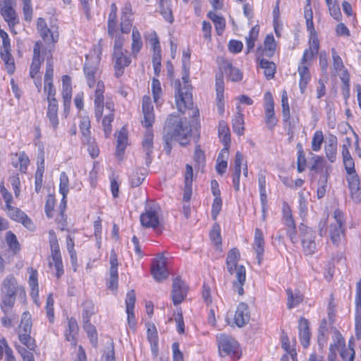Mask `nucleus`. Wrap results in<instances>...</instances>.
I'll use <instances>...</instances> for the list:
<instances>
[{"instance_id":"40","label":"nucleus","mask_w":361,"mask_h":361,"mask_svg":"<svg viewBox=\"0 0 361 361\" xmlns=\"http://www.w3.org/2000/svg\"><path fill=\"white\" fill-rule=\"evenodd\" d=\"M207 16L214 22L217 35H221L225 29V19L213 11H209Z\"/></svg>"},{"instance_id":"17","label":"nucleus","mask_w":361,"mask_h":361,"mask_svg":"<svg viewBox=\"0 0 361 361\" xmlns=\"http://www.w3.org/2000/svg\"><path fill=\"white\" fill-rule=\"evenodd\" d=\"M151 273L154 279L159 282L168 277L169 273L166 267V259L164 257L161 256L153 262Z\"/></svg>"},{"instance_id":"41","label":"nucleus","mask_w":361,"mask_h":361,"mask_svg":"<svg viewBox=\"0 0 361 361\" xmlns=\"http://www.w3.org/2000/svg\"><path fill=\"white\" fill-rule=\"evenodd\" d=\"M127 135L121 130L117 136V145L116 155L119 159H123V155L127 145Z\"/></svg>"},{"instance_id":"55","label":"nucleus","mask_w":361,"mask_h":361,"mask_svg":"<svg viewBox=\"0 0 361 361\" xmlns=\"http://www.w3.org/2000/svg\"><path fill=\"white\" fill-rule=\"evenodd\" d=\"M209 236L211 240L217 247L221 245V229L218 224H214L212 229L210 231Z\"/></svg>"},{"instance_id":"43","label":"nucleus","mask_w":361,"mask_h":361,"mask_svg":"<svg viewBox=\"0 0 361 361\" xmlns=\"http://www.w3.org/2000/svg\"><path fill=\"white\" fill-rule=\"evenodd\" d=\"M18 339L24 345L27 350L35 352L37 345L35 338L31 337L30 334H23L22 331L18 333Z\"/></svg>"},{"instance_id":"47","label":"nucleus","mask_w":361,"mask_h":361,"mask_svg":"<svg viewBox=\"0 0 361 361\" xmlns=\"http://www.w3.org/2000/svg\"><path fill=\"white\" fill-rule=\"evenodd\" d=\"M68 333L66 332L65 336L68 341L71 342L72 345H76L75 334L78 332V324L75 319H71L68 321Z\"/></svg>"},{"instance_id":"48","label":"nucleus","mask_w":361,"mask_h":361,"mask_svg":"<svg viewBox=\"0 0 361 361\" xmlns=\"http://www.w3.org/2000/svg\"><path fill=\"white\" fill-rule=\"evenodd\" d=\"M32 325L31 314L29 312H24L22 314L19 331H22L23 334H31Z\"/></svg>"},{"instance_id":"36","label":"nucleus","mask_w":361,"mask_h":361,"mask_svg":"<svg viewBox=\"0 0 361 361\" xmlns=\"http://www.w3.org/2000/svg\"><path fill=\"white\" fill-rule=\"evenodd\" d=\"M85 316L83 314V320L85 322L84 329L86 331L92 346L96 348L97 345V334L95 327L89 322L88 312H85Z\"/></svg>"},{"instance_id":"33","label":"nucleus","mask_w":361,"mask_h":361,"mask_svg":"<svg viewBox=\"0 0 361 361\" xmlns=\"http://www.w3.org/2000/svg\"><path fill=\"white\" fill-rule=\"evenodd\" d=\"M49 105L47 108V116L49 119V121L54 128L56 129L59 124L58 119V102L56 99L48 100Z\"/></svg>"},{"instance_id":"27","label":"nucleus","mask_w":361,"mask_h":361,"mask_svg":"<svg viewBox=\"0 0 361 361\" xmlns=\"http://www.w3.org/2000/svg\"><path fill=\"white\" fill-rule=\"evenodd\" d=\"M106 109L109 113L104 116L102 120L103 130L105 137H108L111 133V122L114 121V104L111 101H106L105 104Z\"/></svg>"},{"instance_id":"20","label":"nucleus","mask_w":361,"mask_h":361,"mask_svg":"<svg viewBox=\"0 0 361 361\" xmlns=\"http://www.w3.org/2000/svg\"><path fill=\"white\" fill-rule=\"evenodd\" d=\"M1 13L10 27H13L19 23L17 14L11 6V0H4V5L1 8Z\"/></svg>"},{"instance_id":"46","label":"nucleus","mask_w":361,"mask_h":361,"mask_svg":"<svg viewBox=\"0 0 361 361\" xmlns=\"http://www.w3.org/2000/svg\"><path fill=\"white\" fill-rule=\"evenodd\" d=\"M233 129L238 135H241L244 133V120L243 115L241 112L240 107H238V112L233 119Z\"/></svg>"},{"instance_id":"62","label":"nucleus","mask_w":361,"mask_h":361,"mask_svg":"<svg viewBox=\"0 0 361 361\" xmlns=\"http://www.w3.org/2000/svg\"><path fill=\"white\" fill-rule=\"evenodd\" d=\"M160 6V13L161 16L164 18V19L170 23H172L173 21V16L172 14L171 8H170L169 3L164 4V6Z\"/></svg>"},{"instance_id":"37","label":"nucleus","mask_w":361,"mask_h":361,"mask_svg":"<svg viewBox=\"0 0 361 361\" xmlns=\"http://www.w3.org/2000/svg\"><path fill=\"white\" fill-rule=\"evenodd\" d=\"M257 60H259V67L264 69V74L267 80H271L274 78L276 66L272 61H269L264 59H259L257 57Z\"/></svg>"},{"instance_id":"15","label":"nucleus","mask_w":361,"mask_h":361,"mask_svg":"<svg viewBox=\"0 0 361 361\" xmlns=\"http://www.w3.org/2000/svg\"><path fill=\"white\" fill-rule=\"evenodd\" d=\"M105 85L101 80L97 82L96 89L94 90V114L97 121H99L102 116L104 111V93Z\"/></svg>"},{"instance_id":"7","label":"nucleus","mask_w":361,"mask_h":361,"mask_svg":"<svg viewBox=\"0 0 361 361\" xmlns=\"http://www.w3.org/2000/svg\"><path fill=\"white\" fill-rule=\"evenodd\" d=\"M335 345L334 352L337 355L339 351L342 361H353L355 358L354 344L352 341H349L348 346H345V339L337 329L334 331L333 343Z\"/></svg>"},{"instance_id":"42","label":"nucleus","mask_w":361,"mask_h":361,"mask_svg":"<svg viewBox=\"0 0 361 361\" xmlns=\"http://www.w3.org/2000/svg\"><path fill=\"white\" fill-rule=\"evenodd\" d=\"M264 48L262 51V55L271 57L276 47L274 36L272 35H268L264 39Z\"/></svg>"},{"instance_id":"25","label":"nucleus","mask_w":361,"mask_h":361,"mask_svg":"<svg viewBox=\"0 0 361 361\" xmlns=\"http://www.w3.org/2000/svg\"><path fill=\"white\" fill-rule=\"evenodd\" d=\"M87 61L83 67V71L89 87L92 88L96 83L95 75L98 71V64L97 62L90 61L87 56Z\"/></svg>"},{"instance_id":"60","label":"nucleus","mask_w":361,"mask_h":361,"mask_svg":"<svg viewBox=\"0 0 361 361\" xmlns=\"http://www.w3.org/2000/svg\"><path fill=\"white\" fill-rule=\"evenodd\" d=\"M152 89L154 102L158 103L159 99L161 94V87L159 80L157 78H153L152 81Z\"/></svg>"},{"instance_id":"54","label":"nucleus","mask_w":361,"mask_h":361,"mask_svg":"<svg viewBox=\"0 0 361 361\" xmlns=\"http://www.w3.org/2000/svg\"><path fill=\"white\" fill-rule=\"evenodd\" d=\"M69 192V180L68 177L65 172H61L60 174V183H59V192L62 196L67 197Z\"/></svg>"},{"instance_id":"31","label":"nucleus","mask_w":361,"mask_h":361,"mask_svg":"<svg viewBox=\"0 0 361 361\" xmlns=\"http://www.w3.org/2000/svg\"><path fill=\"white\" fill-rule=\"evenodd\" d=\"M337 145H338L337 137L335 135H331L329 137V139L324 146L326 156L327 159L329 160V161H331V163L334 162L336 159Z\"/></svg>"},{"instance_id":"13","label":"nucleus","mask_w":361,"mask_h":361,"mask_svg":"<svg viewBox=\"0 0 361 361\" xmlns=\"http://www.w3.org/2000/svg\"><path fill=\"white\" fill-rule=\"evenodd\" d=\"M187 292L188 287L185 283L179 277L174 279L171 290V298L173 303L175 305L180 304L185 298Z\"/></svg>"},{"instance_id":"64","label":"nucleus","mask_w":361,"mask_h":361,"mask_svg":"<svg viewBox=\"0 0 361 361\" xmlns=\"http://www.w3.org/2000/svg\"><path fill=\"white\" fill-rule=\"evenodd\" d=\"M16 348L18 353L21 355L23 361H35L33 351L27 350L25 347L19 345H16Z\"/></svg>"},{"instance_id":"59","label":"nucleus","mask_w":361,"mask_h":361,"mask_svg":"<svg viewBox=\"0 0 361 361\" xmlns=\"http://www.w3.org/2000/svg\"><path fill=\"white\" fill-rule=\"evenodd\" d=\"M324 141L323 133L321 130L314 133L312 140V149L314 152H318L321 149L322 144Z\"/></svg>"},{"instance_id":"53","label":"nucleus","mask_w":361,"mask_h":361,"mask_svg":"<svg viewBox=\"0 0 361 361\" xmlns=\"http://www.w3.org/2000/svg\"><path fill=\"white\" fill-rule=\"evenodd\" d=\"M6 240L9 246V248L14 252L16 253L20 250V244L17 240V238L14 233L11 231L6 233Z\"/></svg>"},{"instance_id":"16","label":"nucleus","mask_w":361,"mask_h":361,"mask_svg":"<svg viewBox=\"0 0 361 361\" xmlns=\"http://www.w3.org/2000/svg\"><path fill=\"white\" fill-rule=\"evenodd\" d=\"M37 29L40 36L46 42H56L59 39V33L51 30L47 27V23L43 18H39L37 21Z\"/></svg>"},{"instance_id":"44","label":"nucleus","mask_w":361,"mask_h":361,"mask_svg":"<svg viewBox=\"0 0 361 361\" xmlns=\"http://www.w3.org/2000/svg\"><path fill=\"white\" fill-rule=\"evenodd\" d=\"M0 54L5 63L6 71L8 74L12 75L15 71V63L11 51L0 50Z\"/></svg>"},{"instance_id":"45","label":"nucleus","mask_w":361,"mask_h":361,"mask_svg":"<svg viewBox=\"0 0 361 361\" xmlns=\"http://www.w3.org/2000/svg\"><path fill=\"white\" fill-rule=\"evenodd\" d=\"M80 129L82 133V141L83 143L90 142V121L88 118H82L80 123Z\"/></svg>"},{"instance_id":"34","label":"nucleus","mask_w":361,"mask_h":361,"mask_svg":"<svg viewBox=\"0 0 361 361\" xmlns=\"http://www.w3.org/2000/svg\"><path fill=\"white\" fill-rule=\"evenodd\" d=\"M298 71L300 75L299 87L300 92L303 94L305 92L307 84L310 81L311 76L307 66L300 65Z\"/></svg>"},{"instance_id":"4","label":"nucleus","mask_w":361,"mask_h":361,"mask_svg":"<svg viewBox=\"0 0 361 361\" xmlns=\"http://www.w3.org/2000/svg\"><path fill=\"white\" fill-rule=\"evenodd\" d=\"M1 307L2 311L5 313L13 307L18 294L23 296L25 295L23 286L18 284L17 279L13 274H8L3 280L1 286Z\"/></svg>"},{"instance_id":"50","label":"nucleus","mask_w":361,"mask_h":361,"mask_svg":"<svg viewBox=\"0 0 361 361\" xmlns=\"http://www.w3.org/2000/svg\"><path fill=\"white\" fill-rule=\"evenodd\" d=\"M102 361H116L114 343L111 339L107 341L106 346L103 350Z\"/></svg>"},{"instance_id":"18","label":"nucleus","mask_w":361,"mask_h":361,"mask_svg":"<svg viewBox=\"0 0 361 361\" xmlns=\"http://www.w3.org/2000/svg\"><path fill=\"white\" fill-rule=\"evenodd\" d=\"M158 209H159V207H150L147 209L146 212L141 214L140 222L142 226L153 228L158 227L159 224Z\"/></svg>"},{"instance_id":"35","label":"nucleus","mask_w":361,"mask_h":361,"mask_svg":"<svg viewBox=\"0 0 361 361\" xmlns=\"http://www.w3.org/2000/svg\"><path fill=\"white\" fill-rule=\"evenodd\" d=\"M154 54L152 56V64L154 72L156 76H159L161 71V49L159 46V42L157 38H156L154 42Z\"/></svg>"},{"instance_id":"2","label":"nucleus","mask_w":361,"mask_h":361,"mask_svg":"<svg viewBox=\"0 0 361 361\" xmlns=\"http://www.w3.org/2000/svg\"><path fill=\"white\" fill-rule=\"evenodd\" d=\"M190 54H183L182 59V80L184 82L181 87L180 80L175 82V99L177 109L183 113L186 109H190L193 104L192 96L190 92L191 86L188 84L190 78Z\"/></svg>"},{"instance_id":"28","label":"nucleus","mask_w":361,"mask_h":361,"mask_svg":"<svg viewBox=\"0 0 361 361\" xmlns=\"http://www.w3.org/2000/svg\"><path fill=\"white\" fill-rule=\"evenodd\" d=\"M299 336L302 345L306 348L310 344V331L308 321L301 317L298 322Z\"/></svg>"},{"instance_id":"5","label":"nucleus","mask_w":361,"mask_h":361,"mask_svg":"<svg viewBox=\"0 0 361 361\" xmlns=\"http://www.w3.org/2000/svg\"><path fill=\"white\" fill-rule=\"evenodd\" d=\"M240 254L238 248L234 247L229 250L226 257V268L230 274H235L236 280L233 282V288L239 295L244 293L243 285L246 279L245 268L243 265H238Z\"/></svg>"},{"instance_id":"8","label":"nucleus","mask_w":361,"mask_h":361,"mask_svg":"<svg viewBox=\"0 0 361 361\" xmlns=\"http://www.w3.org/2000/svg\"><path fill=\"white\" fill-rule=\"evenodd\" d=\"M217 341L220 354L224 353L233 359L240 357L239 344L235 339L222 334L217 336Z\"/></svg>"},{"instance_id":"49","label":"nucleus","mask_w":361,"mask_h":361,"mask_svg":"<svg viewBox=\"0 0 361 361\" xmlns=\"http://www.w3.org/2000/svg\"><path fill=\"white\" fill-rule=\"evenodd\" d=\"M29 285L31 288L30 295L35 299L39 295L37 272L36 270L31 269L30 275L29 277Z\"/></svg>"},{"instance_id":"57","label":"nucleus","mask_w":361,"mask_h":361,"mask_svg":"<svg viewBox=\"0 0 361 361\" xmlns=\"http://www.w3.org/2000/svg\"><path fill=\"white\" fill-rule=\"evenodd\" d=\"M7 214L8 216L15 221H17L18 223L20 222L22 219L25 215V213L23 211H21L20 209L17 207H14L11 206V207H7Z\"/></svg>"},{"instance_id":"58","label":"nucleus","mask_w":361,"mask_h":361,"mask_svg":"<svg viewBox=\"0 0 361 361\" xmlns=\"http://www.w3.org/2000/svg\"><path fill=\"white\" fill-rule=\"evenodd\" d=\"M145 173L141 172V169H138L134 171L130 176V185L133 188L137 187L142 184L145 180Z\"/></svg>"},{"instance_id":"32","label":"nucleus","mask_w":361,"mask_h":361,"mask_svg":"<svg viewBox=\"0 0 361 361\" xmlns=\"http://www.w3.org/2000/svg\"><path fill=\"white\" fill-rule=\"evenodd\" d=\"M304 16L306 20L307 30L310 32L311 37H317V32L313 23V13L311 8L310 0H307V4L304 11Z\"/></svg>"},{"instance_id":"30","label":"nucleus","mask_w":361,"mask_h":361,"mask_svg":"<svg viewBox=\"0 0 361 361\" xmlns=\"http://www.w3.org/2000/svg\"><path fill=\"white\" fill-rule=\"evenodd\" d=\"M235 323L238 327L243 326L250 320V315L247 305L244 303H240L236 309L235 317Z\"/></svg>"},{"instance_id":"29","label":"nucleus","mask_w":361,"mask_h":361,"mask_svg":"<svg viewBox=\"0 0 361 361\" xmlns=\"http://www.w3.org/2000/svg\"><path fill=\"white\" fill-rule=\"evenodd\" d=\"M352 145L351 139L348 137H346L343 140V144L341 146V154L343 158V162L345 168H348L349 170L353 169V164H355L354 160L350 155L349 152V149L350 148Z\"/></svg>"},{"instance_id":"10","label":"nucleus","mask_w":361,"mask_h":361,"mask_svg":"<svg viewBox=\"0 0 361 361\" xmlns=\"http://www.w3.org/2000/svg\"><path fill=\"white\" fill-rule=\"evenodd\" d=\"M299 231L305 254L306 255H313L317 250V245L314 241L315 236L313 231L303 224L299 226Z\"/></svg>"},{"instance_id":"63","label":"nucleus","mask_w":361,"mask_h":361,"mask_svg":"<svg viewBox=\"0 0 361 361\" xmlns=\"http://www.w3.org/2000/svg\"><path fill=\"white\" fill-rule=\"evenodd\" d=\"M23 3V14L24 19L27 22H30L32 18V8L31 5V0H22Z\"/></svg>"},{"instance_id":"22","label":"nucleus","mask_w":361,"mask_h":361,"mask_svg":"<svg viewBox=\"0 0 361 361\" xmlns=\"http://www.w3.org/2000/svg\"><path fill=\"white\" fill-rule=\"evenodd\" d=\"M348 174L347 180L348 183V187L350 190L352 196H360V178L358 175L355 172V164H353V169L349 170L348 168H345Z\"/></svg>"},{"instance_id":"51","label":"nucleus","mask_w":361,"mask_h":361,"mask_svg":"<svg viewBox=\"0 0 361 361\" xmlns=\"http://www.w3.org/2000/svg\"><path fill=\"white\" fill-rule=\"evenodd\" d=\"M219 136L223 143L231 142L229 128L223 121L219 122Z\"/></svg>"},{"instance_id":"9","label":"nucleus","mask_w":361,"mask_h":361,"mask_svg":"<svg viewBox=\"0 0 361 361\" xmlns=\"http://www.w3.org/2000/svg\"><path fill=\"white\" fill-rule=\"evenodd\" d=\"M49 243L51 252V261L49 262V267H54L56 269V276L60 278L64 273L61 255L56 235L54 231H49Z\"/></svg>"},{"instance_id":"11","label":"nucleus","mask_w":361,"mask_h":361,"mask_svg":"<svg viewBox=\"0 0 361 361\" xmlns=\"http://www.w3.org/2000/svg\"><path fill=\"white\" fill-rule=\"evenodd\" d=\"M335 223L331 224L329 227V235L332 243L338 245L341 238L344 235V219L343 212L336 209L334 213Z\"/></svg>"},{"instance_id":"38","label":"nucleus","mask_w":361,"mask_h":361,"mask_svg":"<svg viewBox=\"0 0 361 361\" xmlns=\"http://www.w3.org/2000/svg\"><path fill=\"white\" fill-rule=\"evenodd\" d=\"M286 294L288 296L287 307L288 309L298 306L303 300L302 295L298 290L293 291L290 288H288Z\"/></svg>"},{"instance_id":"52","label":"nucleus","mask_w":361,"mask_h":361,"mask_svg":"<svg viewBox=\"0 0 361 361\" xmlns=\"http://www.w3.org/2000/svg\"><path fill=\"white\" fill-rule=\"evenodd\" d=\"M15 157H18L19 162V170L21 173H26L27 166L30 164V159L25 152H20L14 154Z\"/></svg>"},{"instance_id":"61","label":"nucleus","mask_w":361,"mask_h":361,"mask_svg":"<svg viewBox=\"0 0 361 361\" xmlns=\"http://www.w3.org/2000/svg\"><path fill=\"white\" fill-rule=\"evenodd\" d=\"M258 30L256 27L252 28L250 32L249 37H246V45L247 52L250 51L255 47V42L257 37Z\"/></svg>"},{"instance_id":"24","label":"nucleus","mask_w":361,"mask_h":361,"mask_svg":"<svg viewBox=\"0 0 361 361\" xmlns=\"http://www.w3.org/2000/svg\"><path fill=\"white\" fill-rule=\"evenodd\" d=\"M41 47L42 43L40 42H37L34 46L33 58L30 70V75L32 78L39 73L41 64L44 61V59H42L40 56Z\"/></svg>"},{"instance_id":"1","label":"nucleus","mask_w":361,"mask_h":361,"mask_svg":"<svg viewBox=\"0 0 361 361\" xmlns=\"http://www.w3.org/2000/svg\"><path fill=\"white\" fill-rule=\"evenodd\" d=\"M190 134L191 128L186 119L183 121L177 116L170 115L164 128V147L166 153H171L173 140L178 141L180 145H186Z\"/></svg>"},{"instance_id":"56","label":"nucleus","mask_w":361,"mask_h":361,"mask_svg":"<svg viewBox=\"0 0 361 361\" xmlns=\"http://www.w3.org/2000/svg\"><path fill=\"white\" fill-rule=\"evenodd\" d=\"M225 68L229 71L228 78L231 81L239 82L242 80L243 73L238 68L233 67L229 63L226 64Z\"/></svg>"},{"instance_id":"3","label":"nucleus","mask_w":361,"mask_h":361,"mask_svg":"<svg viewBox=\"0 0 361 361\" xmlns=\"http://www.w3.org/2000/svg\"><path fill=\"white\" fill-rule=\"evenodd\" d=\"M143 120L142 124L147 128L142 142V149L145 154V164L149 166L152 161L151 154L153 152V130L150 128L154 122V107L149 96L142 98Z\"/></svg>"},{"instance_id":"14","label":"nucleus","mask_w":361,"mask_h":361,"mask_svg":"<svg viewBox=\"0 0 361 361\" xmlns=\"http://www.w3.org/2000/svg\"><path fill=\"white\" fill-rule=\"evenodd\" d=\"M110 269L109 277L107 279L106 285L109 289L115 290L118 288V259L114 250L111 252L110 255Z\"/></svg>"},{"instance_id":"21","label":"nucleus","mask_w":361,"mask_h":361,"mask_svg":"<svg viewBox=\"0 0 361 361\" xmlns=\"http://www.w3.org/2000/svg\"><path fill=\"white\" fill-rule=\"evenodd\" d=\"M355 304V336L361 339V279L357 283Z\"/></svg>"},{"instance_id":"6","label":"nucleus","mask_w":361,"mask_h":361,"mask_svg":"<svg viewBox=\"0 0 361 361\" xmlns=\"http://www.w3.org/2000/svg\"><path fill=\"white\" fill-rule=\"evenodd\" d=\"M124 37L121 35L116 36L114 44L112 60L116 78H120L124 73V69L131 63L130 55L126 49L123 48Z\"/></svg>"},{"instance_id":"12","label":"nucleus","mask_w":361,"mask_h":361,"mask_svg":"<svg viewBox=\"0 0 361 361\" xmlns=\"http://www.w3.org/2000/svg\"><path fill=\"white\" fill-rule=\"evenodd\" d=\"M265 123L269 130H272L277 124L275 116L274 103L271 92H267L264 94Z\"/></svg>"},{"instance_id":"39","label":"nucleus","mask_w":361,"mask_h":361,"mask_svg":"<svg viewBox=\"0 0 361 361\" xmlns=\"http://www.w3.org/2000/svg\"><path fill=\"white\" fill-rule=\"evenodd\" d=\"M142 47V42L140 32L136 27H133L132 33L131 52L136 57Z\"/></svg>"},{"instance_id":"19","label":"nucleus","mask_w":361,"mask_h":361,"mask_svg":"<svg viewBox=\"0 0 361 361\" xmlns=\"http://www.w3.org/2000/svg\"><path fill=\"white\" fill-rule=\"evenodd\" d=\"M216 106L219 113L222 115L224 112V74L222 72L216 75Z\"/></svg>"},{"instance_id":"26","label":"nucleus","mask_w":361,"mask_h":361,"mask_svg":"<svg viewBox=\"0 0 361 361\" xmlns=\"http://www.w3.org/2000/svg\"><path fill=\"white\" fill-rule=\"evenodd\" d=\"M319 49V42L317 37H310L309 42V49L305 50L301 60V63L305 64L313 60L314 56L318 54Z\"/></svg>"},{"instance_id":"23","label":"nucleus","mask_w":361,"mask_h":361,"mask_svg":"<svg viewBox=\"0 0 361 361\" xmlns=\"http://www.w3.org/2000/svg\"><path fill=\"white\" fill-rule=\"evenodd\" d=\"M252 247L257 255V263L261 264L264 252V240L263 233L259 228L255 229Z\"/></svg>"}]
</instances>
